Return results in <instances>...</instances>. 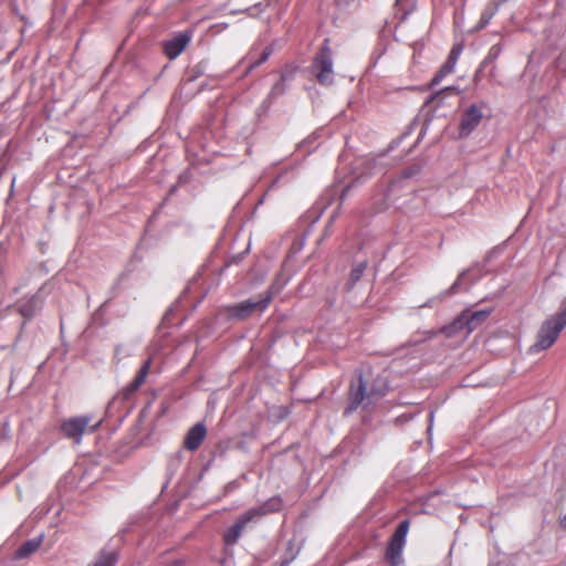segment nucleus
Returning <instances> with one entry per match:
<instances>
[{
    "label": "nucleus",
    "instance_id": "nucleus-1",
    "mask_svg": "<svg viewBox=\"0 0 566 566\" xmlns=\"http://www.w3.org/2000/svg\"><path fill=\"white\" fill-rule=\"evenodd\" d=\"M279 510V501L272 499L260 506L252 507L241 514L234 524L229 527L223 534V542L226 546L234 545L241 537L243 531L248 527L249 523L258 522L262 516L270 512Z\"/></svg>",
    "mask_w": 566,
    "mask_h": 566
},
{
    "label": "nucleus",
    "instance_id": "nucleus-2",
    "mask_svg": "<svg viewBox=\"0 0 566 566\" xmlns=\"http://www.w3.org/2000/svg\"><path fill=\"white\" fill-rule=\"evenodd\" d=\"M281 289L276 283L272 284L270 290L255 298H249L240 303L224 307V313L229 319L243 321L255 313H262L271 303L273 293Z\"/></svg>",
    "mask_w": 566,
    "mask_h": 566
},
{
    "label": "nucleus",
    "instance_id": "nucleus-3",
    "mask_svg": "<svg viewBox=\"0 0 566 566\" xmlns=\"http://www.w3.org/2000/svg\"><path fill=\"white\" fill-rule=\"evenodd\" d=\"M311 72L316 81L323 86H331L334 83L333 53L329 48V39H325L319 51L315 54Z\"/></svg>",
    "mask_w": 566,
    "mask_h": 566
},
{
    "label": "nucleus",
    "instance_id": "nucleus-4",
    "mask_svg": "<svg viewBox=\"0 0 566 566\" xmlns=\"http://www.w3.org/2000/svg\"><path fill=\"white\" fill-rule=\"evenodd\" d=\"M566 326V321L562 318L558 314L552 316L551 318L546 319L538 333H537V340L534 343L528 352L531 354L538 353L541 350L549 348L555 340L557 339L559 333L564 329Z\"/></svg>",
    "mask_w": 566,
    "mask_h": 566
},
{
    "label": "nucleus",
    "instance_id": "nucleus-5",
    "mask_svg": "<svg viewBox=\"0 0 566 566\" xmlns=\"http://www.w3.org/2000/svg\"><path fill=\"white\" fill-rule=\"evenodd\" d=\"M371 398L367 389V381L363 375H359L355 381L350 382L348 392V405L344 410L345 416L352 415L358 407L367 408L373 405Z\"/></svg>",
    "mask_w": 566,
    "mask_h": 566
},
{
    "label": "nucleus",
    "instance_id": "nucleus-6",
    "mask_svg": "<svg viewBox=\"0 0 566 566\" xmlns=\"http://www.w3.org/2000/svg\"><path fill=\"white\" fill-rule=\"evenodd\" d=\"M91 422L90 416H78L62 422L61 430L67 437L80 442L85 429Z\"/></svg>",
    "mask_w": 566,
    "mask_h": 566
},
{
    "label": "nucleus",
    "instance_id": "nucleus-7",
    "mask_svg": "<svg viewBox=\"0 0 566 566\" xmlns=\"http://www.w3.org/2000/svg\"><path fill=\"white\" fill-rule=\"evenodd\" d=\"M192 33L190 31H184L174 36L172 39L164 43V52L170 59L174 60L179 56L186 46L191 41Z\"/></svg>",
    "mask_w": 566,
    "mask_h": 566
},
{
    "label": "nucleus",
    "instance_id": "nucleus-8",
    "mask_svg": "<svg viewBox=\"0 0 566 566\" xmlns=\"http://www.w3.org/2000/svg\"><path fill=\"white\" fill-rule=\"evenodd\" d=\"M483 114L476 105H471L463 114L460 123V136L468 137L481 123Z\"/></svg>",
    "mask_w": 566,
    "mask_h": 566
},
{
    "label": "nucleus",
    "instance_id": "nucleus-9",
    "mask_svg": "<svg viewBox=\"0 0 566 566\" xmlns=\"http://www.w3.org/2000/svg\"><path fill=\"white\" fill-rule=\"evenodd\" d=\"M207 436V428L203 422H197L185 436L184 447L189 451H196L200 448Z\"/></svg>",
    "mask_w": 566,
    "mask_h": 566
},
{
    "label": "nucleus",
    "instance_id": "nucleus-10",
    "mask_svg": "<svg viewBox=\"0 0 566 566\" xmlns=\"http://www.w3.org/2000/svg\"><path fill=\"white\" fill-rule=\"evenodd\" d=\"M41 306L42 301L38 294L17 305L18 312L24 318L23 323L21 324V328L24 327L27 321L31 319L36 314Z\"/></svg>",
    "mask_w": 566,
    "mask_h": 566
},
{
    "label": "nucleus",
    "instance_id": "nucleus-11",
    "mask_svg": "<svg viewBox=\"0 0 566 566\" xmlns=\"http://www.w3.org/2000/svg\"><path fill=\"white\" fill-rule=\"evenodd\" d=\"M492 308L479 310V311H470L465 310L462 312L463 322L468 326V331L472 333L491 314Z\"/></svg>",
    "mask_w": 566,
    "mask_h": 566
},
{
    "label": "nucleus",
    "instance_id": "nucleus-12",
    "mask_svg": "<svg viewBox=\"0 0 566 566\" xmlns=\"http://www.w3.org/2000/svg\"><path fill=\"white\" fill-rule=\"evenodd\" d=\"M293 80V73H282L280 80L272 86L266 98L263 101L262 106L268 107L273 99L285 94L287 86L286 82Z\"/></svg>",
    "mask_w": 566,
    "mask_h": 566
},
{
    "label": "nucleus",
    "instance_id": "nucleus-13",
    "mask_svg": "<svg viewBox=\"0 0 566 566\" xmlns=\"http://www.w3.org/2000/svg\"><path fill=\"white\" fill-rule=\"evenodd\" d=\"M470 270L467 269V270H463L458 279L454 281V283L448 289L446 290L444 292L440 293L439 295L430 298L426 304H423L422 306L423 307H432L434 303L437 302H442L443 300H446L447 297L449 296H452L454 295L455 293H458L461 289V284H462V280L469 274Z\"/></svg>",
    "mask_w": 566,
    "mask_h": 566
},
{
    "label": "nucleus",
    "instance_id": "nucleus-14",
    "mask_svg": "<svg viewBox=\"0 0 566 566\" xmlns=\"http://www.w3.org/2000/svg\"><path fill=\"white\" fill-rule=\"evenodd\" d=\"M470 270L467 269V270H463L458 279L454 281V283L448 289L446 290L444 292L440 293L439 295L430 298L426 304H423L422 306L423 307H432L434 303L437 302H442L443 300H446L447 297L449 296H452L454 295L455 293H458L461 289V284H462V280L469 274Z\"/></svg>",
    "mask_w": 566,
    "mask_h": 566
},
{
    "label": "nucleus",
    "instance_id": "nucleus-15",
    "mask_svg": "<svg viewBox=\"0 0 566 566\" xmlns=\"http://www.w3.org/2000/svg\"><path fill=\"white\" fill-rule=\"evenodd\" d=\"M151 360L147 359L140 369L138 370L135 378L127 385V387L124 389V397L128 398L132 394H134L139 387L145 382L147 375L150 369Z\"/></svg>",
    "mask_w": 566,
    "mask_h": 566
},
{
    "label": "nucleus",
    "instance_id": "nucleus-16",
    "mask_svg": "<svg viewBox=\"0 0 566 566\" xmlns=\"http://www.w3.org/2000/svg\"><path fill=\"white\" fill-rule=\"evenodd\" d=\"M43 538H44V534L42 533L39 536L24 542L15 551L14 558L15 559H24V558H28L29 556H31L33 553H35L40 548V546L43 542Z\"/></svg>",
    "mask_w": 566,
    "mask_h": 566
},
{
    "label": "nucleus",
    "instance_id": "nucleus-17",
    "mask_svg": "<svg viewBox=\"0 0 566 566\" xmlns=\"http://www.w3.org/2000/svg\"><path fill=\"white\" fill-rule=\"evenodd\" d=\"M463 319H464L463 314L461 313L452 321V323H450L447 326H443L441 332L447 337H455V336L465 337V336H468L470 334V332L468 331V326L465 325Z\"/></svg>",
    "mask_w": 566,
    "mask_h": 566
},
{
    "label": "nucleus",
    "instance_id": "nucleus-18",
    "mask_svg": "<svg viewBox=\"0 0 566 566\" xmlns=\"http://www.w3.org/2000/svg\"><path fill=\"white\" fill-rule=\"evenodd\" d=\"M367 389L369 392V398H371L373 402L375 403L387 394L388 381L385 377L378 376L373 379L371 384L367 382Z\"/></svg>",
    "mask_w": 566,
    "mask_h": 566
},
{
    "label": "nucleus",
    "instance_id": "nucleus-19",
    "mask_svg": "<svg viewBox=\"0 0 566 566\" xmlns=\"http://www.w3.org/2000/svg\"><path fill=\"white\" fill-rule=\"evenodd\" d=\"M410 523L408 520L401 521L397 528L395 530L394 534L390 537L389 545L403 547L406 544V536L409 531Z\"/></svg>",
    "mask_w": 566,
    "mask_h": 566
},
{
    "label": "nucleus",
    "instance_id": "nucleus-20",
    "mask_svg": "<svg viewBox=\"0 0 566 566\" xmlns=\"http://www.w3.org/2000/svg\"><path fill=\"white\" fill-rule=\"evenodd\" d=\"M501 4V1H494L492 0L485 8L484 10L482 11L481 13V17H480V20L476 24V29L478 30H481L483 28H485L491 19L495 15V13L497 12L499 10V7Z\"/></svg>",
    "mask_w": 566,
    "mask_h": 566
},
{
    "label": "nucleus",
    "instance_id": "nucleus-21",
    "mask_svg": "<svg viewBox=\"0 0 566 566\" xmlns=\"http://www.w3.org/2000/svg\"><path fill=\"white\" fill-rule=\"evenodd\" d=\"M366 268L367 261H361L352 269L348 281L346 282L347 291H350L356 285V283L361 279Z\"/></svg>",
    "mask_w": 566,
    "mask_h": 566
},
{
    "label": "nucleus",
    "instance_id": "nucleus-22",
    "mask_svg": "<svg viewBox=\"0 0 566 566\" xmlns=\"http://www.w3.org/2000/svg\"><path fill=\"white\" fill-rule=\"evenodd\" d=\"M501 53H502L501 44L497 43V44L492 45L488 52V55L484 57L479 70L476 71L475 75L476 76L480 75L488 65L493 64L495 62V60L500 56Z\"/></svg>",
    "mask_w": 566,
    "mask_h": 566
},
{
    "label": "nucleus",
    "instance_id": "nucleus-23",
    "mask_svg": "<svg viewBox=\"0 0 566 566\" xmlns=\"http://www.w3.org/2000/svg\"><path fill=\"white\" fill-rule=\"evenodd\" d=\"M117 554L115 552L102 551L99 556L91 566H115Z\"/></svg>",
    "mask_w": 566,
    "mask_h": 566
},
{
    "label": "nucleus",
    "instance_id": "nucleus-24",
    "mask_svg": "<svg viewBox=\"0 0 566 566\" xmlns=\"http://www.w3.org/2000/svg\"><path fill=\"white\" fill-rule=\"evenodd\" d=\"M402 549H403V547L398 546V548H397V546L388 544L387 551H386V558L391 566L400 565V563L402 562V558H401Z\"/></svg>",
    "mask_w": 566,
    "mask_h": 566
},
{
    "label": "nucleus",
    "instance_id": "nucleus-25",
    "mask_svg": "<svg viewBox=\"0 0 566 566\" xmlns=\"http://www.w3.org/2000/svg\"><path fill=\"white\" fill-rule=\"evenodd\" d=\"M396 14L398 15L401 12V15L399 17V20L402 22L407 19L408 14H410L413 10V0H396Z\"/></svg>",
    "mask_w": 566,
    "mask_h": 566
},
{
    "label": "nucleus",
    "instance_id": "nucleus-26",
    "mask_svg": "<svg viewBox=\"0 0 566 566\" xmlns=\"http://www.w3.org/2000/svg\"><path fill=\"white\" fill-rule=\"evenodd\" d=\"M462 50H463L462 44L453 45V48L451 49V51L449 53L447 61L444 62L446 69L454 70L457 61H458L460 54L462 53Z\"/></svg>",
    "mask_w": 566,
    "mask_h": 566
},
{
    "label": "nucleus",
    "instance_id": "nucleus-27",
    "mask_svg": "<svg viewBox=\"0 0 566 566\" xmlns=\"http://www.w3.org/2000/svg\"><path fill=\"white\" fill-rule=\"evenodd\" d=\"M207 63L200 62L191 67L189 71V81H196L198 77L202 76L206 72Z\"/></svg>",
    "mask_w": 566,
    "mask_h": 566
},
{
    "label": "nucleus",
    "instance_id": "nucleus-28",
    "mask_svg": "<svg viewBox=\"0 0 566 566\" xmlns=\"http://www.w3.org/2000/svg\"><path fill=\"white\" fill-rule=\"evenodd\" d=\"M454 70L446 69V63L441 66V69L436 73L433 78L430 82V86L438 85L448 74H451Z\"/></svg>",
    "mask_w": 566,
    "mask_h": 566
},
{
    "label": "nucleus",
    "instance_id": "nucleus-29",
    "mask_svg": "<svg viewBox=\"0 0 566 566\" xmlns=\"http://www.w3.org/2000/svg\"><path fill=\"white\" fill-rule=\"evenodd\" d=\"M132 355L129 348L124 345H117L114 350V360L118 364L124 357H128Z\"/></svg>",
    "mask_w": 566,
    "mask_h": 566
},
{
    "label": "nucleus",
    "instance_id": "nucleus-30",
    "mask_svg": "<svg viewBox=\"0 0 566 566\" xmlns=\"http://www.w3.org/2000/svg\"><path fill=\"white\" fill-rule=\"evenodd\" d=\"M271 54H272V49L271 48H265L263 50L261 56L256 61H254L252 64H250V66L248 69V72L252 71L253 69L260 66L262 63L268 61V59L270 57Z\"/></svg>",
    "mask_w": 566,
    "mask_h": 566
},
{
    "label": "nucleus",
    "instance_id": "nucleus-31",
    "mask_svg": "<svg viewBox=\"0 0 566 566\" xmlns=\"http://www.w3.org/2000/svg\"><path fill=\"white\" fill-rule=\"evenodd\" d=\"M181 458H182V453L179 451L169 460L168 472L170 475H172L179 468V465L181 463Z\"/></svg>",
    "mask_w": 566,
    "mask_h": 566
},
{
    "label": "nucleus",
    "instance_id": "nucleus-32",
    "mask_svg": "<svg viewBox=\"0 0 566 566\" xmlns=\"http://www.w3.org/2000/svg\"><path fill=\"white\" fill-rule=\"evenodd\" d=\"M453 90H455V88H454V87H452V86L444 87V88H443V90H441L440 92H437V93H434L433 95H431V96L427 99V102H426V103H427V104H429L430 102H432V101H434V99L439 98L443 93L449 92V91H453Z\"/></svg>",
    "mask_w": 566,
    "mask_h": 566
},
{
    "label": "nucleus",
    "instance_id": "nucleus-33",
    "mask_svg": "<svg viewBox=\"0 0 566 566\" xmlns=\"http://www.w3.org/2000/svg\"><path fill=\"white\" fill-rule=\"evenodd\" d=\"M352 187H353V184L347 185L346 187L343 188L340 196H339L340 201H344V199L346 198V196L349 192V190L352 189Z\"/></svg>",
    "mask_w": 566,
    "mask_h": 566
},
{
    "label": "nucleus",
    "instance_id": "nucleus-34",
    "mask_svg": "<svg viewBox=\"0 0 566 566\" xmlns=\"http://www.w3.org/2000/svg\"><path fill=\"white\" fill-rule=\"evenodd\" d=\"M564 304V308L557 313L562 318H564L566 321V300L563 302Z\"/></svg>",
    "mask_w": 566,
    "mask_h": 566
},
{
    "label": "nucleus",
    "instance_id": "nucleus-35",
    "mask_svg": "<svg viewBox=\"0 0 566 566\" xmlns=\"http://www.w3.org/2000/svg\"><path fill=\"white\" fill-rule=\"evenodd\" d=\"M168 566H185V564L180 560H176V562L169 564Z\"/></svg>",
    "mask_w": 566,
    "mask_h": 566
},
{
    "label": "nucleus",
    "instance_id": "nucleus-36",
    "mask_svg": "<svg viewBox=\"0 0 566 566\" xmlns=\"http://www.w3.org/2000/svg\"><path fill=\"white\" fill-rule=\"evenodd\" d=\"M98 426H99V422H97L96 424L92 426V427L90 428V431H91V432L95 431V430L97 429V427H98Z\"/></svg>",
    "mask_w": 566,
    "mask_h": 566
},
{
    "label": "nucleus",
    "instance_id": "nucleus-37",
    "mask_svg": "<svg viewBox=\"0 0 566 566\" xmlns=\"http://www.w3.org/2000/svg\"><path fill=\"white\" fill-rule=\"evenodd\" d=\"M179 180H180V182H184V181H186V177L184 175H181V176H179Z\"/></svg>",
    "mask_w": 566,
    "mask_h": 566
},
{
    "label": "nucleus",
    "instance_id": "nucleus-38",
    "mask_svg": "<svg viewBox=\"0 0 566 566\" xmlns=\"http://www.w3.org/2000/svg\"><path fill=\"white\" fill-rule=\"evenodd\" d=\"M405 175H406L407 177H410V176H412V175H413V171H406V174H405Z\"/></svg>",
    "mask_w": 566,
    "mask_h": 566
},
{
    "label": "nucleus",
    "instance_id": "nucleus-39",
    "mask_svg": "<svg viewBox=\"0 0 566 566\" xmlns=\"http://www.w3.org/2000/svg\"><path fill=\"white\" fill-rule=\"evenodd\" d=\"M563 525L566 526V515L564 516L563 521H562Z\"/></svg>",
    "mask_w": 566,
    "mask_h": 566
},
{
    "label": "nucleus",
    "instance_id": "nucleus-40",
    "mask_svg": "<svg viewBox=\"0 0 566 566\" xmlns=\"http://www.w3.org/2000/svg\"><path fill=\"white\" fill-rule=\"evenodd\" d=\"M176 190V186H172L170 189V193H172Z\"/></svg>",
    "mask_w": 566,
    "mask_h": 566
},
{
    "label": "nucleus",
    "instance_id": "nucleus-41",
    "mask_svg": "<svg viewBox=\"0 0 566 566\" xmlns=\"http://www.w3.org/2000/svg\"><path fill=\"white\" fill-rule=\"evenodd\" d=\"M289 564V560L282 562V566H286Z\"/></svg>",
    "mask_w": 566,
    "mask_h": 566
},
{
    "label": "nucleus",
    "instance_id": "nucleus-42",
    "mask_svg": "<svg viewBox=\"0 0 566 566\" xmlns=\"http://www.w3.org/2000/svg\"><path fill=\"white\" fill-rule=\"evenodd\" d=\"M263 201H264V198H261L258 203L261 205V203H263Z\"/></svg>",
    "mask_w": 566,
    "mask_h": 566
},
{
    "label": "nucleus",
    "instance_id": "nucleus-43",
    "mask_svg": "<svg viewBox=\"0 0 566 566\" xmlns=\"http://www.w3.org/2000/svg\"><path fill=\"white\" fill-rule=\"evenodd\" d=\"M205 87H207V84H202L200 90H203Z\"/></svg>",
    "mask_w": 566,
    "mask_h": 566
},
{
    "label": "nucleus",
    "instance_id": "nucleus-44",
    "mask_svg": "<svg viewBox=\"0 0 566 566\" xmlns=\"http://www.w3.org/2000/svg\"><path fill=\"white\" fill-rule=\"evenodd\" d=\"M205 87H207V84H202L200 90H203Z\"/></svg>",
    "mask_w": 566,
    "mask_h": 566
},
{
    "label": "nucleus",
    "instance_id": "nucleus-45",
    "mask_svg": "<svg viewBox=\"0 0 566 566\" xmlns=\"http://www.w3.org/2000/svg\"><path fill=\"white\" fill-rule=\"evenodd\" d=\"M429 417H430V420H432V418H433V412H430Z\"/></svg>",
    "mask_w": 566,
    "mask_h": 566
}]
</instances>
